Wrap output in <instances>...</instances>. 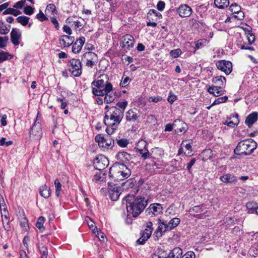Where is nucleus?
<instances>
[{
  "instance_id": "1",
  "label": "nucleus",
  "mask_w": 258,
  "mask_h": 258,
  "mask_svg": "<svg viewBox=\"0 0 258 258\" xmlns=\"http://www.w3.org/2000/svg\"><path fill=\"white\" fill-rule=\"evenodd\" d=\"M92 94L96 96H105L104 100L105 103H110L115 100V95L112 92L113 86L109 82L108 75L102 74L91 83Z\"/></svg>"
},
{
  "instance_id": "2",
  "label": "nucleus",
  "mask_w": 258,
  "mask_h": 258,
  "mask_svg": "<svg viewBox=\"0 0 258 258\" xmlns=\"http://www.w3.org/2000/svg\"><path fill=\"white\" fill-rule=\"evenodd\" d=\"M125 202L127 216L138 217L145 209L148 204V199L142 196L136 197L134 195H128L123 199Z\"/></svg>"
},
{
  "instance_id": "3",
  "label": "nucleus",
  "mask_w": 258,
  "mask_h": 258,
  "mask_svg": "<svg viewBox=\"0 0 258 258\" xmlns=\"http://www.w3.org/2000/svg\"><path fill=\"white\" fill-rule=\"evenodd\" d=\"M257 147V143L251 139H247L239 142L234 150L237 155H249Z\"/></svg>"
},
{
  "instance_id": "4",
  "label": "nucleus",
  "mask_w": 258,
  "mask_h": 258,
  "mask_svg": "<svg viewBox=\"0 0 258 258\" xmlns=\"http://www.w3.org/2000/svg\"><path fill=\"white\" fill-rule=\"evenodd\" d=\"M123 116V111L116 107L112 106L107 110L104 117V124L110 122L118 125Z\"/></svg>"
},
{
  "instance_id": "5",
  "label": "nucleus",
  "mask_w": 258,
  "mask_h": 258,
  "mask_svg": "<svg viewBox=\"0 0 258 258\" xmlns=\"http://www.w3.org/2000/svg\"><path fill=\"white\" fill-rule=\"evenodd\" d=\"M69 71L75 77H77L82 73V61L79 59L72 58L69 60L67 65Z\"/></svg>"
},
{
  "instance_id": "6",
  "label": "nucleus",
  "mask_w": 258,
  "mask_h": 258,
  "mask_svg": "<svg viewBox=\"0 0 258 258\" xmlns=\"http://www.w3.org/2000/svg\"><path fill=\"white\" fill-rule=\"evenodd\" d=\"M95 140L100 147L107 149H112L114 145V140L110 136L105 137L103 135L98 134L96 136Z\"/></svg>"
},
{
  "instance_id": "7",
  "label": "nucleus",
  "mask_w": 258,
  "mask_h": 258,
  "mask_svg": "<svg viewBox=\"0 0 258 258\" xmlns=\"http://www.w3.org/2000/svg\"><path fill=\"white\" fill-rule=\"evenodd\" d=\"M98 56L93 52L89 51L83 54L81 61L86 66L92 68L98 62Z\"/></svg>"
},
{
  "instance_id": "8",
  "label": "nucleus",
  "mask_w": 258,
  "mask_h": 258,
  "mask_svg": "<svg viewBox=\"0 0 258 258\" xmlns=\"http://www.w3.org/2000/svg\"><path fill=\"white\" fill-rule=\"evenodd\" d=\"M108 192L110 199L113 201H116L118 199L121 194V189L117 184L108 182Z\"/></svg>"
},
{
  "instance_id": "9",
  "label": "nucleus",
  "mask_w": 258,
  "mask_h": 258,
  "mask_svg": "<svg viewBox=\"0 0 258 258\" xmlns=\"http://www.w3.org/2000/svg\"><path fill=\"white\" fill-rule=\"evenodd\" d=\"M108 158L104 155H100L97 156L94 160L93 165L96 170H103L109 165Z\"/></svg>"
},
{
  "instance_id": "10",
  "label": "nucleus",
  "mask_w": 258,
  "mask_h": 258,
  "mask_svg": "<svg viewBox=\"0 0 258 258\" xmlns=\"http://www.w3.org/2000/svg\"><path fill=\"white\" fill-rule=\"evenodd\" d=\"M163 208L161 204L158 203H154L146 210L145 213L147 216H157L162 213Z\"/></svg>"
},
{
  "instance_id": "11",
  "label": "nucleus",
  "mask_w": 258,
  "mask_h": 258,
  "mask_svg": "<svg viewBox=\"0 0 258 258\" xmlns=\"http://www.w3.org/2000/svg\"><path fill=\"white\" fill-rule=\"evenodd\" d=\"M42 136L41 124L36 122L34 123L30 131V137L32 140H39Z\"/></svg>"
},
{
  "instance_id": "12",
  "label": "nucleus",
  "mask_w": 258,
  "mask_h": 258,
  "mask_svg": "<svg viewBox=\"0 0 258 258\" xmlns=\"http://www.w3.org/2000/svg\"><path fill=\"white\" fill-rule=\"evenodd\" d=\"M119 168L120 170L115 174V177L117 178V179L123 180L131 176V171L125 165L120 164Z\"/></svg>"
},
{
  "instance_id": "13",
  "label": "nucleus",
  "mask_w": 258,
  "mask_h": 258,
  "mask_svg": "<svg viewBox=\"0 0 258 258\" xmlns=\"http://www.w3.org/2000/svg\"><path fill=\"white\" fill-rule=\"evenodd\" d=\"M216 65L219 70L224 72L226 75H229L232 70V64L229 61L221 60L218 61Z\"/></svg>"
},
{
  "instance_id": "14",
  "label": "nucleus",
  "mask_w": 258,
  "mask_h": 258,
  "mask_svg": "<svg viewBox=\"0 0 258 258\" xmlns=\"http://www.w3.org/2000/svg\"><path fill=\"white\" fill-rule=\"evenodd\" d=\"M21 32L18 28H13L11 32V41L15 45L20 44L21 41Z\"/></svg>"
},
{
  "instance_id": "15",
  "label": "nucleus",
  "mask_w": 258,
  "mask_h": 258,
  "mask_svg": "<svg viewBox=\"0 0 258 258\" xmlns=\"http://www.w3.org/2000/svg\"><path fill=\"white\" fill-rule=\"evenodd\" d=\"M177 12L179 15L182 18L187 17L192 14V9L186 4H182L179 6L177 9Z\"/></svg>"
},
{
  "instance_id": "16",
  "label": "nucleus",
  "mask_w": 258,
  "mask_h": 258,
  "mask_svg": "<svg viewBox=\"0 0 258 258\" xmlns=\"http://www.w3.org/2000/svg\"><path fill=\"white\" fill-rule=\"evenodd\" d=\"M122 47L130 49L134 47L135 39L134 37L130 34H125L122 37Z\"/></svg>"
},
{
  "instance_id": "17",
  "label": "nucleus",
  "mask_w": 258,
  "mask_h": 258,
  "mask_svg": "<svg viewBox=\"0 0 258 258\" xmlns=\"http://www.w3.org/2000/svg\"><path fill=\"white\" fill-rule=\"evenodd\" d=\"M166 231H169L166 226V222L163 220L158 219V227L155 232V237L158 239L159 237L162 236V234Z\"/></svg>"
},
{
  "instance_id": "18",
  "label": "nucleus",
  "mask_w": 258,
  "mask_h": 258,
  "mask_svg": "<svg viewBox=\"0 0 258 258\" xmlns=\"http://www.w3.org/2000/svg\"><path fill=\"white\" fill-rule=\"evenodd\" d=\"M85 42V38L84 37H80L76 40L75 42H73L72 45V51L74 53H78L82 49V46Z\"/></svg>"
},
{
  "instance_id": "19",
  "label": "nucleus",
  "mask_w": 258,
  "mask_h": 258,
  "mask_svg": "<svg viewBox=\"0 0 258 258\" xmlns=\"http://www.w3.org/2000/svg\"><path fill=\"white\" fill-rule=\"evenodd\" d=\"M106 174L104 171L95 170L92 178V181L96 183H100L105 181Z\"/></svg>"
},
{
  "instance_id": "20",
  "label": "nucleus",
  "mask_w": 258,
  "mask_h": 258,
  "mask_svg": "<svg viewBox=\"0 0 258 258\" xmlns=\"http://www.w3.org/2000/svg\"><path fill=\"white\" fill-rule=\"evenodd\" d=\"M73 37L63 35L59 38V44L64 47H69L71 45L74 41Z\"/></svg>"
},
{
  "instance_id": "21",
  "label": "nucleus",
  "mask_w": 258,
  "mask_h": 258,
  "mask_svg": "<svg viewBox=\"0 0 258 258\" xmlns=\"http://www.w3.org/2000/svg\"><path fill=\"white\" fill-rule=\"evenodd\" d=\"M208 92L215 96H219L224 94L225 90H223L221 86H212L209 87Z\"/></svg>"
},
{
  "instance_id": "22",
  "label": "nucleus",
  "mask_w": 258,
  "mask_h": 258,
  "mask_svg": "<svg viewBox=\"0 0 258 258\" xmlns=\"http://www.w3.org/2000/svg\"><path fill=\"white\" fill-rule=\"evenodd\" d=\"M221 181L225 183H232L237 182V177L233 174L227 173L220 178Z\"/></svg>"
},
{
  "instance_id": "23",
  "label": "nucleus",
  "mask_w": 258,
  "mask_h": 258,
  "mask_svg": "<svg viewBox=\"0 0 258 258\" xmlns=\"http://www.w3.org/2000/svg\"><path fill=\"white\" fill-rule=\"evenodd\" d=\"M258 119V113L256 112H252L249 114L245 120V123L248 126V127H250L252 125V124L256 122Z\"/></svg>"
},
{
  "instance_id": "24",
  "label": "nucleus",
  "mask_w": 258,
  "mask_h": 258,
  "mask_svg": "<svg viewBox=\"0 0 258 258\" xmlns=\"http://www.w3.org/2000/svg\"><path fill=\"white\" fill-rule=\"evenodd\" d=\"M182 254V250L178 247L174 248L168 254V256L164 258H181Z\"/></svg>"
},
{
  "instance_id": "25",
  "label": "nucleus",
  "mask_w": 258,
  "mask_h": 258,
  "mask_svg": "<svg viewBox=\"0 0 258 258\" xmlns=\"http://www.w3.org/2000/svg\"><path fill=\"white\" fill-rule=\"evenodd\" d=\"M174 122H176L177 126L176 129L175 130V133H184L187 130V124L180 120H175Z\"/></svg>"
},
{
  "instance_id": "26",
  "label": "nucleus",
  "mask_w": 258,
  "mask_h": 258,
  "mask_svg": "<svg viewBox=\"0 0 258 258\" xmlns=\"http://www.w3.org/2000/svg\"><path fill=\"white\" fill-rule=\"evenodd\" d=\"M149 158L152 159H158L163 155V151L160 148H156L152 149L151 152H149Z\"/></svg>"
},
{
  "instance_id": "27",
  "label": "nucleus",
  "mask_w": 258,
  "mask_h": 258,
  "mask_svg": "<svg viewBox=\"0 0 258 258\" xmlns=\"http://www.w3.org/2000/svg\"><path fill=\"white\" fill-rule=\"evenodd\" d=\"M40 195L43 198L47 199L50 195V189L46 185H42L39 189Z\"/></svg>"
},
{
  "instance_id": "28",
  "label": "nucleus",
  "mask_w": 258,
  "mask_h": 258,
  "mask_svg": "<svg viewBox=\"0 0 258 258\" xmlns=\"http://www.w3.org/2000/svg\"><path fill=\"white\" fill-rule=\"evenodd\" d=\"M246 207L249 212L251 213H256V211H258V203L250 201L248 202L246 204Z\"/></svg>"
},
{
  "instance_id": "29",
  "label": "nucleus",
  "mask_w": 258,
  "mask_h": 258,
  "mask_svg": "<svg viewBox=\"0 0 258 258\" xmlns=\"http://www.w3.org/2000/svg\"><path fill=\"white\" fill-rule=\"evenodd\" d=\"M153 224L151 222H148L146 224V228L142 233L145 235L147 238H149L151 235L153 228L152 227Z\"/></svg>"
},
{
  "instance_id": "30",
  "label": "nucleus",
  "mask_w": 258,
  "mask_h": 258,
  "mask_svg": "<svg viewBox=\"0 0 258 258\" xmlns=\"http://www.w3.org/2000/svg\"><path fill=\"white\" fill-rule=\"evenodd\" d=\"M214 4L218 8L223 9L229 6V0H215Z\"/></svg>"
},
{
  "instance_id": "31",
  "label": "nucleus",
  "mask_w": 258,
  "mask_h": 258,
  "mask_svg": "<svg viewBox=\"0 0 258 258\" xmlns=\"http://www.w3.org/2000/svg\"><path fill=\"white\" fill-rule=\"evenodd\" d=\"M180 219L178 218H174L172 219L170 221L167 223L166 226L169 231L173 229L176 227L180 223Z\"/></svg>"
},
{
  "instance_id": "32",
  "label": "nucleus",
  "mask_w": 258,
  "mask_h": 258,
  "mask_svg": "<svg viewBox=\"0 0 258 258\" xmlns=\"http://www.w3.org/2000/svg\"><path fill=\"white\" fill-rule=\"evenodd\" d=\"M13 55L9 52L0 49V63L4 61L9 60L13 57Z\"/></svg>"
},
{
  "instance_id": "33",
  "label": "nucleus",
  "mask_w": 258,
  "mask_h": 258,
  "mask_svg": "<svg viewBox=\"0 0 258 258\" xmlns=\"http://www.w3.org/2000/svg\"><path fill=\"white\" fill-rule=\"evenodd\" d=\"M153 15L156 17L157 19L162 18V15L160 13L157 12L155 10L151 9L149 10L147 15V19L149 21L154 20V19L152 17Z\"/></svg>"
},
{
  "instance_id": "34",
  "label": "nucleus",
  "mask_w": 258,
  "mask_h": 258,
  "mask_svg": "<svg viewBox=\"0 0 258 258\" xmlns=\"http://www.w3.org/2000/svg\"><path fill=\"white\" fill-rule=\"evenodd\" d=\"M118 159L122 162L128 161L131 159V155L126 152L121 151L118 153L117 155Z\"/></svg>"
},
{
  "instance_id": "35",
  "label": "nucleus",
  "mask_w": 258,
  "mask_h": 258,
  "mask_svg": "<svg viewBox=\"0 0 258 258\" xmlns=\"http://www.w3.org/2000/svg\"><path fill=\"white\" fill-rule=\"evenodd\" d=\"M125 117L127 121H135L138 118L137 114L133 109L127 111Z\"/></svg>"
},
{
  "instance_id": "36",
  "label": "nucleus",
  "mask_w": 258,
  "mask_h": 258,
  "mask_svg": "<svg viewBox=\"0 0 258 258\" xmlns=\"http://www.w3.org/2000/svg\"><path fill=\"white\" fill-rule=\"evenodd\" d=\"M107 126V127L106 128V132L107 133V136H110L116 130L117 128L118 125L115 124V123H113L112 122H110L109 124H105Z\"/></svg>"
},
{
  "instance_id": "37",
  "label": "nucleus",
  "mask_w": 258,
  "mask_h": 258,
  "mask_svg": "<svg viewBox=\"0 0 258 258\" xmlns=\"http://www.w3.org/2000/svg\"><path fill=\"white\" fill-rule=\"evenodd\" d=\"M38 248L39 249V252L41 255V257L46 258L48 253L47 248L44 246L42 243H39L38 244Z\"/></svg>"
},
{
  "instance_id": "38",
  "label": "nucleus",
  "mask_w": 258,
  "mask_h": 258,
  "mask_svg": "<svg viewBox=\"0 0 258 258\" xmlns=\"http://www.w3.org/2000/svg\"><path fill=\"white\" fill-rule=\"evenodd\" d=\"M212 82L219 86L223 85L226 83V78L222 76H219L213 78Z\"/></svg>"
},
{
  "instance_id": "39",
  "label": "nucleus",
  "mask_w": 258,
  "mask_h": 258,
  "mask_svg": "<svg viewBox=\"0 0 258 258\" xmlns=\"http://www.w3.org/2000/svg\"><path fill=\"white\" fill-rule=\"evenodd\" d=\"M11 26L6 25L3 22H0V34L2 35L6 34L9 33Z\"/></svg>"
},
{
  "instance_id": "40",
  "label": "nucleus",
  "mask_w": 258,
  "mask_h": 258,
  "mask_svg": "<svg viewBox=\"0 0 258 258\" xmlns=\"http://www.w3.org/2000/svg\"><path fill=\"white\" fill-rule=\"evenodd\" d=\"M137 150L144 160L147 159L150 157L149 152L147 148H137Z\"/></svg>"
},
{
  "instance_id": "41",
  "label": "nucleus",
  "mask_w": 258,
  "mask_h": 258,
  "mask_svg": "<svg viewBox=\"0 0 258 258\" xmlns=\"http://www.w3.org/2000/svg\"><path fill=\"white\" fill-rule=\"evenodd\" d=\"M29 20V17L24 16H19L16 19L17 22L23 26H25L28 24Z\"/></svg>"
},
{
  "instance_id": "42",
  "label": "nucleus",
  "mask_w": 258,
  "mask_h": 258,
  "mask_svg": "<svg viewBox=\"0 0 258 258\" xmlns=\"http://www.w3.org/2000/svg\"><path fill=\"white\" fill-rule=\"evenodd\" d=\"M54 185L55 188V195L57 197H59L60 196V191L61 190V184L58 179H56L55 180Z\"/></svg>"
},
{
  "instance_id": "43",
  "label": "nucleus",
  "mask_w": 258,
  "mask_h": 258,
  "mask_svg": "<svg viewBox=\"0 0 258 258\" xmlns=\"http://www.w3.org/2000/svg\"><path fill=\"white\" fill-rule=\"evenodd\" d=\"M207 40L206 39L198 40L195 42V49H199L203 47L207 44Z\"/></svg>"
},
{
  "instance_id": "44",
  "label": "nucleus",
  "mask_w": 258,
  "mask_h": 258,
  "mask_svg": "<svg viewBox=\"0 0 258 258\" xmlns=\"http://www.w3.org/2000/svg\"><path fill=\"white\" fill-rule=\"evenodd\" d=\"M44 222V218L40 217L38 218L37 222L36 223V226L41 231L44 230V227L43 226V223Z\"/></svg>"
},
{
  "instance_id": "45",
  "label": "nucleus",
  "mask_w": 258,
  "mask_h": 258,
  "mask_svg": "<svg viewBox=\"0 0 258 258\" xmlns=\"http://www.w3.org/2000/svg\"><path fill=\"white\" fill-rule=\"evenodd\" d=\"M229 10L233 14H235L241 10V7L236 3H233L230 5Z\"/></svg>"
},
{
  "instance_id": "46",
  "label": "nucleus",
  "mask_w": 258,
  "mask_h": 258,
  "mask_svg": "<svg viewBox=\"0 0 258 258\" xmlns=\"http://www.w3.org/2000/svg\"><path fill=\"white\" fill-rule=\"evenodd\" d=\"M228 100V97L227 96H225L223 97H219L215 100V101L213 102L211 106H214L217 104H219L222 103H224L227 101Z\"/></svg>"
},
{
  "instance_id": "47",
  "label": "nucleus",
  "mask_w": 258,
  "mask_h": 258,
  "mask_svg": "<svg viewBox=\"0 0 258 258\" xmlns=\"http://www.w3.org/2000/svg\"><path fill=\"white\" fill-rule=\"evenodd\" d=\"M2 222L4 225V227L5 230H8V229L10 228L9 226V217L8 215H5L4 216L2 215Z\"/></svg>"
},
{
  "instance_id": "48",
  "label": "nucleus",
  "mask_w": 258,
  "mask_h": 258,
  "mask_svg": "<svg viewBox=\"0 0 258 258\" xmlns=\"http://www.w3.org/2000/svg\"><path fill=\"white\" fill-rule=\"evenodd\" d=\"M116 142L117 145L122 148H124L127 146L128 144L127 140L125 139H116Z\"/></svg>"
},
{
  "instance_id": "49",
  "label": "nucleus",
  "mask_w": 258,
  "mask_h": 258,
  "mask_svg": "<svg viewBox=\"0 0 258 258\" xmlns=\"http://www.w3.org/2000/svg\"><path fill=\"white\" fill-rule=\"evenodd\" d=\"M136 181L135 178H130L127 180L126 182H124L122 185H125L127 188L132 187L136 183Z\"/></svg>"
},
{
  "instance_id": "50",
  "label": "nucleus",
  "mask_w": 258,
  "mask_h": 258,
  "mask_svg": "<svg viewBox=\"0 0 258 258\" xmlns=\"http://www.w3.org/2000/svg\"><path fill=\"white\" fill-rule=\"evenodd\" d=\"M181 54V50L179 48L172 50L170 52V55L173 58L178 57Z\"/></svg>"
},
{
  "instance_id": "51",
  "label": "nucleus",
  "mask_w": 258,
  "mask_h": 258,
  "mask_svg": "<svg viewBox=\"0 0 258 258\" xmlns=\"http://www.w3.org/2000/svg\"><path fill=\"white\" fill-rule=\"evenodd\" d=\"M141 237L136 241L137 244L143 245L144 244L146 241L149 239L145 236L144 234L141 233Z\"/></svg>"
},
{
  "instance_id": "52",
  "label": "nucleus",
  "mask_w": 258,
  "mask_h": 258,
  "mask_svg": "<svg viewBox=\"0 0 258 258\" xmlns=\"http://www.w3.org/2000/svg\"><path fill=\"white\" fill-rule=\"evenodd\" d=\"M20 225L25 230H27L28 227V221L26 217L21 219L20 221Z\"/></svg>"
},
{
  "instance_id": "53",
  "label": "nucleus",
  "mask_w": 258,
  "mask_h": 258,
  "mask_svg": "<svg viewBox=\"0 0 258 258\" xmlns=\"http://www.w3.org/2000/svg\"><path fill=\"white\" fill-rule=\"evenodd\" d=\"M232 18H234L235 19H237L239 20H242L244 18V14L243 12L241 10L238 12L233 15Z\"/></svg>"
},
{
  "instance_id": "54",
  "label": "nucleus",
  "mask_w": 258,
  "mask_h": 258,
  "mask_svg": "<svg viewBox=\"0 0 258 258\" xmlns=\"http://www.w3.org/2000/svg\"><path fill=\"white\" fill-rule=\"evenodd\" d=\"M23 12L25 14L31 16L34 13V8L29 6H26L24 7Z\"/></svg>"
},
{
  "instance_id": "55",
  "label": "nucleus",
  "mask_w": 258,
  "mask_h": 258,
  "mask_svg": "<svg viewBox=\"0 0 258 258\" xmlns=\"http://www.w3.org/2000/svg\"><path fill=\"white\" fill-rule=\"evenodd\" d=\"M46 10L50 12L53 14H56L57 12L55 5L53 4L48 5L46 7Z\"/></svg>"
},
{
  "instance_id": "56",
  "label": "nucleus",
  "mask_w": 258,
  "mask_h": 258,
  "mask_svg": "<svg viewBox=\"0 0 258 258\" xmlns=\"http://www.w3.org/2000/svg\"><path fill=\"white\" fill-rule=\"evenodd\" d=\"M8 37L7 36L5 37H0V48H3L6 47L7 42L8 41Z\"/></svg>"
},
{
  "instance_id": "57",
  "label": "nucleus",
  "mask_w": 258,
  "mask_h": 258,
  "mask_svg": "<svg viewBox=\"0 0 258 258\" xmlns=\"http://www.w3.org/2000/svg\"><path fill=\"white\" fill-rule=\"evenodd\" d=\"M147 143L145 141L142 140L141 141H139L138 143L136 144L137 147L136 148H147Z\"/></svg>"
},
{
  "instance_id": "58",
  "label": "nucleus",
  "mask_w": 258,
  "mask_h": 258,
  "mask_svg": "<svg viewBox=\"0 0 258 258\" xmlns=\"http://www.w3.org/2000/svg\"><path fill=\"white\" fill-rule=\"evenodd\" d=\"M247 39L248 41V44L249 45H251L255 41V36L251 33V31H248Z\"/></svg>"
},
{
  "instance_id": "59",
  "label": "nucleus",
  "mask_w": 258,
  "mask_h": 258,
  "mask_svg": "<svg viewBox=\"0 0 258 258\" xmlns=\"http://www.w3.org/2000/svg\"><path fill=\"white\" fill-rule=\"evenodd\" d=\"M177 126V124H176V122H174L172 123H168L165 126V132H170L173 130V127H176Z\"/></svg>"
},
{
  "instance_id": "60",
  "label": "nucleus",
  "mask_w": 258,
  "mask_h": 258,
  "mask_svg": "<svg viewBox=\"0 0 258 258\" xmlns=\"http://www.w3.org/2000/svg\"><path fill=\"white\" fill-rule=\"evenodd\" d=\"M26 0H21L18 2L13 6V8L15 9H21L25 5Z\"/></svg>"
},
{
  "instance_id": "61",
  "label": "nucleus",
  "mask_w": 258,
  "mask_h": 258,
  "mask_svg": "<svg viewBox=\"0 0 258 258\" xmlns=\"http://www.w3.org/2000/svg\"><path fill=\"white\" fill-rule=\"evenodd\" d=\"M36 18L40 21L43 22L44 21L48 20V18L46 17L43 12L40 11L39 13L36 15Z\"/></svg>"
},
{
  "instance_id": "62",
  "label": "nucleus",
  "mask_w": 258,
  "mask_h": 258,
  "mask_svg": "<svg viewBox=\"0 0 258 258\" xmlns=\"http://www.w3.org/2000/svg\"><path fill=\"white\" fill-rule=\"evenodd\" d=\"M127 105V102L126 101L119 102L116 104V106L120 108L121 110H123V112L124 111V110L126 108Z\"/></svg>"
},
{
  "instance_id": "63",
  "label": "nucleus",
  "mask_w": 258,
  "mask_h": 258,
  "mask_svg": "<svg viewBox=\"0 0 258 258\" xmlns=\"http://www.w3.org/2000/svg\"><path fill=\"white\" fill-rule=\"evenodd\" d=\"M196 255L192 251H188L186 252L183 255L181 256V258H195Z\"/></svg>"
},
{
  "instance_id": "64",
  "label": "nucleus",
  "mask_w": 258,
  "mask_h": 258,
  "mask_svg": "<svg viewBox=\"0 0 258 258\" xmlns=\"http://www.w3.org/2000/svg\"><path fill=\"white\" fill-rule=\"evenodd\" d=\"M0 117H1V123L2 126H6L7 124V115L6 114H2L0 113Z\"/></svg>"
}]
</instances>
